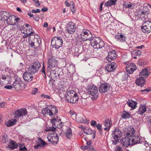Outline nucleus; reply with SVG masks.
Wrapping results in <instances>:
<instances>
[{"label":"nucleus","mask_w":151,"mask_h":151,"mask_svg":"<svg viewBox=\"0 0 151 151\" xmlns=\"http://www.w3.org/2000/svg\"><path fill=\"white\" fill-rule=\"evenodd\" d=\"M29 43L31 47L37 49L40 46L41 40L38 35H31L29 37Z\"/></svg>","instance_id":"1"},{"label":"nucleus","mask_w":151,"mask_h":151,"mask_svg":"<svg viewBox=\"0 0 151 151\" xmlns=\"http://www.w3.org/2000/svg\"><path fill=\"white\" fill-rule=\"evenodd\" d=\"M65 96L67 101L71 103H75L78 101V96L76 92L73 91H69L66 92Z\"/></svg>","instance_id":"2"},{"label":"nucleus","mask_w":151,"mask_h":151,"mask_svg":"<svg viewBox=\"0 0 151 151\" xmlns=\"http://www.w3.org/2000/svg\"><path fill=\"white\" fill-rule=\"evenodd\" d=\"M91 45L94 49H100L103 47L104 45L103 41L99 37H93L91 41Z\"/></svg>","instance_id":"3"},{"label":"nucleus","mask_w":151,"mask_h":151,"mask_svg":"<svg viewBox=\"0 0 151 151\" xmlns=\"http://www.w3.org/2000/svg\"><path fill=\"white\" fill-rule=\"evenodd\" d=\"M58 62L54 56L49 57L47 60V70L50 71L51 69L57 67Z\"/></svg>","instance_id":"4"},{"label":"nucleus","mask_w":151,"mask_h":151,"mask_svg":"<svg viewBox=\"0 0 151 151\" xmlns=\"http://www.w3.org/2000/svg\"><path fill=\"white\" fill-rule=\"evenodd\" d=\"M63 41L62 39L60 37H55L52 38L51 44L53 47L58 49L62 46Z\"/></svg>","instance_id":"5"},{"label":"nucleus","mask_w":151,"mask_h":151,"mask_svg":"<svg viewBox=\"0 0 151 151\" xmlns=\"http://www.w3.org/2000/svg\"><path fill=\"white\" fill-rule=\"evenodd\" d=\"M40 67L41 65L39 62L35 61L30 64L28 68V71L34 74L39 70Z\"/></svg>","instance_id":"6"},{"label":"nucleus","mask_w":151,"mask_h":151,"mask_svg":"<svg viewBox=\"0 0 151 151\" xmlns=\"http://www.w3.org/2000/svg\"><path fill=\"white\" fill-rule=\"evenodd\" d=\"M87 93L92 96H95L93 98L96 100L98 97L97 94L98 92L97 88L93 85H89L87 86Z\"/></svg>","instance_id":"7"},{"label":"nucleus","mask_w":151,"mask_h":151,"mask_svg":"<svg viewBox=\"0 0 151 151\" xmlns=\"http://www.w3.org/2000/svg\"><path fill=\"white\" fill-rule=\"evenodd\" d=\"M6 70L7 72L8 71L9 73V76L10 77L12 78V79L13 80H15L14 82V83L13 84V87L16 90H17V88L16 86V84H18L19 82V81L17 80L18 78V76L16 75L15 73H13V70L11 69H10L8 68H7Z\"/></svg>","instance_id":"8"},{"label":"nucleus","mask_w":151,"mask_h":151,"mask_svg":"<svg viewBox=\"0 0 151 151\" xmlns=\"http://www.w3.org/2000/svg\"><path fill=\"white\" fill-rule=\"evenodd\" d=\"M122 134L121 131L118 128H116L114 131L112 132L111 135L115 141H112L114 144L116 145L119 142V139L121 137Z\"/></svg>","instance_id":"9"},{"label":"nucleus","mask_w":151,"mask_h":151,"mask_svg":"<svg viewBox=\"0 0 151 151\" xmlns=\"http://www.w3.org/2000/svg\"><path fill=\"white\" fill-rule=\"evenodd\" d=\"M142 31L147 34L150 33L151 32V22L147 21L144 22L143 26L141 27Z\"/></svg>","instance_id":"10"},{"label":"nucleus","mask_w":151,"mask_h":151,"mask_svg":"<svg viewBox=\"0 0 151 151\" xmlns=\"http://www.w3.org/2000/svg\"><path fill=\"white\" fill-rule=\"evenodd\" d=\"M110 85L106 83H104L100 85L99 88V91L101 93H105L110 90Z\"/></svg>","instance_id":"11"},{"label":"nucleus","mask_w":151,"mask_h":151,"mask_svg":"<svg viewBox=\"0 0 151 151\" xmlns=\"http://www.w3.org/2000/svg\"><path fill=\"white\" fill-rule=\"evenodd\" d=\"M68 25L66 29L67 32L69 34H73L76 30V26L75 24L72 22H70Z\"/></svg>","instance_id":"12"},{"label":"nucleus","mask_w":151,"mask_h":151,"mask_svg":"<svg viewBox=\"0 0 151 151\" xmlns=\"http://www.w3.org/2000/svg\"><path fill=\"white\" fill-rule=\"evenodd\" d=\"M51 122L52 125H54L57 128L59 129L61 128L63 125V123L61 122L60 119L53 118L51 120Z\"/></svg>","instance_id":"13"},{"label":"nucleus","mask_w":151,"mask_h":151,"mask_svg":"<svg viewBox=\"0 0 151 151\" xmlns=\"http://www.w3.org/2000/svg\"><path fill=\"white\" fill-rule=\"evenodd\" d=\"M47 138L48 141L54 145L57 144L58 141V137L57 134L55 136L53 134L49 135Z\"/></svg>","instance_id":"14"},{"label":"nucleus","mask_w":151,"mask_h":151,"mask_svg":"<svg viewBox=\"0 0 151 151\" xmlns=\"http://www.w3.org/2000/svg\"><path fill=\"white\" fill-rule=\"evenodd\" d=\"M130 138L131 141V145L137 144L140 142V137L137 135H134L131 137Z\"/></svg>","instance_id":"15"},{"label":"nucleus","mask_w":151,"mask_h":151,"mask_svg":"<svg viewBox=\"0 0 151 151\" xmlns=\"http://www.w3.org/2000/svg\"><path fill=\"white\" fill-rule=\"evenodd\" d=\"M11 19H9L7 23L9 24L17 25L18 21L19 20V18L16 17V16L14 15L10 16Z\"/></svg>","instance_id":"16"},{"label":"nucleus","mask_w":151,"mask_h":151,"mask_svg":"<svg viewBox=\"0 0 151 151\" xmlns=\"http://www.w3.org/2000/svg\"><path fill=\"white\" fill-rule=\"evenodd\" d=\"M117 67L116 64L114 62L111 63L110 64H108L105 66V69L109 72H111L115 70Z\"/></svg>","instance_id":"17"},{"label":"nucleus","mask_w":151,"mask_h":151,"mask_svg":"<svg viewBox=\"0 0 151 151\" xmlns=\"http://www.w3.org/2000/svg\"><path fill=\"white\" fill-rule=\"evenodd\" d=\"M76 119L77 121L78 122H83L87 124L89 123L88 120L87 119L85 116L82 114H81L76 116Z\"/></svg>","instance_id":"18"},{"label":"nucleus","mask_w":151,"mask_h":151,"mask_svg":"<svg viewBox=\"0 0 151 151\" xmlns=\"http://www.w3.org/2000/svg\"><path fill=\"white\" fill-rule=\"evenodd\" d=\"M137 69L136 65L133 63H131L129 65H127L126 69L128 73H132Z\"/></svg>","instance_id":"19"},{"label":"nucleus","mask_w":151,"mask_h":151,"mask_svg":"<svg viewBox=\"0 0 151 151\" xmlns=\"http://www.w3.org/2000/svg\"><path fill=\"white\" fill-rule=\"evenodd\" d=\"M0 13L1 16V20L3 21H6L7 22H8L9 19L10 18V14H9V13L4 11H1Z\"/></svg>","instance_id":"20"},{"label":"nucleus","mask_w":151,"mask_h":151,"mask_svg":"<svg viewBox=\"0 0 151 151\" xmlns=\"http://www.w3.org/2000/svg\"><path fill=\"white\" fill-rule=\"evenodd\" d=\"M130 139L128 137H123L121 140V142L122 145L124 147H127L129 145H131L130 142Z\"/></svg>","instance_id":"21"},{"label":"nucleus","mask_w":151,"mask_h":151,"mask_svg":"<svg viewBox=\"0 0 151 151\" xmlns=\"http://www.w3.org/2000/svg\"><path fill=\"white\" fill-rule=\"evenodd\" d=\"M62 73L61 69L58 68H56L51 71L50 75L53 77L57 78Z\"/></svg>","instance_id":"22"},{"label":"nucleus","mask_w":151,"mask_h":151,"mask_svg":"<svg viewBox=\"0 0 151 151\" xmlns=\"http://www.w3.org/2000/svg\"><path fill=\"white\" fill-rule=\"evenodd\" d=\"M116 58V52L115 50H112L108 53L107 60L110 62L111 60H114Z\"/></svg>","instance_id":"23"},{"label":"nucleus","mask_w":151,"mask_h":151,"mask_svg":"<svg viewBox=\"0 0 151 151\" xmlns=\"http://www.w3.org/2000/svg\"><path fill=\"white\" fill-rule=\"evenodd\" d=\"M23 77L24 80L28 82L30 81L33 78L32 73L29 72V73L27 72H25L24 73Z\"/></svg>","instance_id":"24"},{"label":"nucleus","mask_w":151,"mask_h":151,"mask_svg":"<svg viewBox=\"0 0 151 151\" xmlns=\"http://www.w3.org/2000/svg\"><path fill=\"white\" fill-rule=\"evenodd\" d=\"M135 130L132 127H131L129 129H127L124 132V134L128 137H131L134 134Z\"/></svg>","instance_id":"25"},{"label":"nucleus","mask_w":151,"mask_h":151,"mask_svg":"<svg viewBox=\"0 0 151 151\" xmlns=\"http://www.w3.org/2000/svg\"><path fill=\"white\" fill-rule=\"evenodd\" d=\"M149 68L147 67L142 70L140 73L139 76L141 77H142L144 78H147L149 75L150 73Z\"/></svg>","instance_id":"26"},{"label":"nucleus","mask_w":151,"mask_h":151,"mask_svg":"<svg viewBox=\"0 0 151 151\" xmlns=\"http://www.w3.org/2000/svg\"><path fill=\"white\" fill-rule=\"evenodd\" d=\"M145 82V78L140 76L139 78H137L136 81L137 84L141 87H142L144 86Z\"/></svg>","instance_id":"27"},{"label":"nucleus","mask_w":151,"mask_h":151,"mask_svg":"<svg viewBox=\"0 0 151 151\" xmlns=\"http://www.w3.org/2000/svg\"><path fill=\"white\" fill-rule=\"evenodd\" d=\"M32 27L31 26H29V28L28 29H26L25 30V32L27 35H24L23 36V39H25L27 38L28 36L31 35H34L33 34H34V32H32Z\"/></svg>","instance_id":"28"},{"label":"nucleus","mask_w":151,"mask_h":151,"mask_svg":"<svg viewBox=\"0 0 151 151\" xmlns=\"http://www.w3.org/2000/svg\"><path fill=\"white\" fill-rule=\"evenodd\" d=\"M146 111V106L143 105L139 106L138 110L137 111L138 114L142 115Z\"/></svg>","instance_id":"29"},{"label":"nucleus","mask_w":151,"mask_h":151,"mask_svg":"<svg viewBox=\"0 0 151 151\" xmlns=\"http://www.w3.org/2000/svg\"><path fill=\"white\" fill-rule=\"evenodd\" d=\"M10 141L8 145V147L10 150H14L17 148L18 146L16 142L12 139H10Z\"/></svg>","instance_id":"30"},{"label":"nucleus","mask_w":151,"mask_h":151,"mask_svg":"<svg viewBox=\"0 0 151 151\" xmlns=\"http://www.w3.org/2000/svg\"><path fill=\"white\" fill-rule=\"evenodd\" d=\"M127 103L129 106L132 109H135L137 106V102L132 100H129L127 102Z\"/></svg>","instance_id":"31"},{"label":"nucleus","mask_w":151,"mask_h":151,"mask_svg":"<svg viewBox=\"0 0 151 151\" xmlns=\"http://www.w3.org/2000/svg\"><path fill=\"white\" fill-rule=\"evenodd\" d=\"M17 121L16 119H11L9 120L8 122H7L6 124L7 127L12 126L16 124Z\"/></svg>","instance_id":"32"},{"label":"nucleus","mask_w":151,"mask_h":151,"mask_svg":"<svg viewBox=\"0 0 151 151\" xmlns=\"http://www.w3.org/2000/svg\"><path fill=\"white\" fill-rule=\"evenodd\" d=\"M50 111L51 113L49 114L50 116H53L54 114L55 116L58 112L57 109L55 106H52Z\"/></svg>","instance_id":"33"},{"label":"nucleus","mask_w":151,"mask_h":151,"mask_svg":"<svg viewBox=\"0 0 151 151\" xmlns=\"http://www.w3.org/2000/svg\"><path fill=\"white\" fill-rule=\"evenodd\" d=\"M27 112V109L25 108H22L19 109V118L21 116H25Z\"/></svg>","instance_id":"34"},{"label":"nucleus","mask_w":151,"mask_h":151,"mask_svg":"<svg viewBox=\"0 0 151 151\" xmlns=\"http://www.w3.org/2000/svg\"><path fill=\"white\" fill-rule=\"evenodd\" d=\"M104 124L106 127L110 128L112 123L111 120H110L109 119H106L104 122Z\"/></svg>","instance_id":"35"},{"label":"nucleus","mask_w":151,"mask_h":151,"mask_svg":"<svg viewBox=\"0 0 151 151\" xmlns=\"http://www.w3.org/2000/svg\"><path fill=\"white\" fill-rule=\"evenodd\" d=\"M81 33H79L80 35H89L90 37H91V36H92V35L91 33V32L88 30L84 29L83 30V32H81Z\"/></svg>","instance_id":"36"},{"label":"nucleus","mask_w":151,"mask_h":151,"mask_svg":"<svg viewBox=\"0 0 151 151\" xmlns=\"http://www.w3.org/2000/svg\"><path fill=\"white\" fill-rule=\"evenodd\" d=\"M117 0H109L105 3V5L107 6L114 5L116 4Z\"/></svg>","instance_id":"37"},{"label":"nucleus","mask_w":151,"mask_h":151,"mask_svg":"<svg viewBox=\"0 0 151 151\" xmlns=\"http://www.w3.org/2000/svg\"><path fill=\"white\" fill-rule=\"evenodd\" d=\"M66 135L68 138H70L72 136V131L70 127H68L67 129L66 132Z\"/></svg>","instance_id":"38"},{"label":"nucleus","mask_w":151,"mask_h":151,"mask_svg":"<svg viewBox=\"0 0 151 151\" xmlns=\"http://www.w3.org/2000/svg\"><path fill=\"white\" fill-rule=\"evenodd\" d=\"M122 117L124 119L129 118L130 117L129 113L126 111H124L121 114Z\"/></svg>","instance_id":"39"},{"label":"nucleus","mask_w":151,"mask_h":151,"mask_svg":"<svg viewBox=\"0 0 151 151\" xmlns=\"http://www.w3.org/2000/svg\"><path fill=\"white\" fill-rule=\"evenodd\" d=\"M75 40L76 45H81V44L83 43V41L82 38L81 37V38L78 36L76 37Z\"/></svg>","instance_id":"40"},{"label":"nucleus","mask_w":151,"mask_h":151,"mask_svg":"<svg viewBox=\"0 0 151 151\" xmlns=\"http://www.w3.org/2000/svg\"><path fill=\"white\" fill-rule=\"evenodd\" d=\"M36 142H37V144H40L41 146H43L47 145L46 143L41 138H39L38 141H36Z\"/></svg>","instance_id":"41"},{"label":"nucleus","mask_w":151,"mask_h":151,"mask_svg":"<svg viewBox=\"0 0 151 151\" xmlns=\"http://www.w3.org/2000/svg\"><path fill=\"white\" fill-rule=\"evenodd\" d=\"M81 37L83 39V41H85L88 40H91V38L92 37V36H91V37H90L89 35H81Z\"/></svg>","instance_id":"42"},{"label":"nucleus","mask_w":151,"mask_h":151,"mask_svg":"<svg viewBox=\"0 0 151 151\" xmlns=\"http://www.w3.org/2000/svg\"><path fill=\"white\" fill-rule=\"evenodd\" d=\"M129 75L125 72H123L122 73L121 75V78L123 81H125L128 79Z\"/></svg>","instance_id":"43"},{"label":"nucleus","mask_w":151,"mask_h":151,"mask_svg":"<svg viewBox=\"0 0 151 151\" xmlns=\"http://www.w3.org/2000/svg\"><path fill=\"white\" fill-rule=\"evenodd\" d=\"M84 132L88 135L91 134L93 133L92 130L89 128L85 129L84 130Z\"/></svg>","instance_id":"44"},{"label":"nucleus","mask_w":151,"mask_h":151,"mask_svg":"<svg viewBox=\"0 0 151 151\" xmlns=\"http://www.w3.org/2000/svg\"><path fill=\"white\" fill-rule=\"evenodd\" d=\"M147 63V61H144V60H139L138 61V63L139 65L141 66H144Z\"/></svg>","instance_id":"45"},{"label":"nucleus","mask_w":151,"mask_h":151,"mask_svg":"<svg viewBox=\"0 0 151 151\" xmlns=\"http://www.w3.org/2000/svg\"><path fill=\"white\" fill-rule=\"evenodd\" d=\"M26 86V85L23 83L22 81L19 80V89H23Z\"/></svg>","instance_id":"46"},{"label":"nucleus","mask_w":151,"mask_h":151,"mask_svg":"<svg viewBox=\"0 0 151 151\" xmlns=\"http://www.w3.org/2000/svg\"><path fill=\"white\" fill-rule=\"evenodd\" d=\"M25 29V27H24V26L23 25L21 26V27H20V29H19V30L21 31V32L22 33V36L23 37V36L24 35H27L26 32H25V29Z\"/></svg>","instance_id":"47"},{"label":"nucleus","mask_w":151,"mask_h":151,"mask_svg":"<svg viewBox=\"0 0 151 151\" xmlns=\"http://www.w3.org/2000/svg\"><path fill=\"white\" fill-rule=\"evenodd\" d=\"M117 38L121 42H123L125 40L126 37L123 35H120L117 36Z\"/></svg>","instance_id":"48"},{"label":"nucleus","mask_w":151,"mask_h":151,"mask_svg":"<svg viewBox=\"0 0 151 151\" xmlns=\"http://www.w3.org/2000/svg\"><path fill=\"white\" fill-rule=\"evenodd\" d=\"M135 5L134 4H132L130 2L128 3V4L126 6L125 5V7L126 8H131V9H133Z\"/></svg>","instance_id":"49"},{"label":"nucleus","mask_w":151,"mask_h":151,"mask_svg":"<svg viewBox=\"0 0 151 151\" xmlns=\"http://www.w3.org/2000/svg\"><path fill=\"white\" fill-rule=\"evenodd\" d=\"M14 118L18 119L19 118V109L16 110L13 114Z\"/></svg>","instance_id":"50"},{"label":"nucleus","mask_w":151,"mask_h":151,"mask_svg":"<svg viewBox=\"0 0 151 151\" xmlns=\"http://www.w3.org/2000/svg\"><path fill=\"white\" fill-rule=\"evenodd\" d=\"M56 128L54 127L53 126L50 127L49 128H47L46 129L45 131L47 132H49L50 131H55Z\"/></svg>","instance_id":"51"},{"label":"nucleus","mask_w":151,"mask_h":151,"mask_svg":"<svg viewBox=\"0 0 151 151\" xmlns=\"http://www.w3.org/2000/svg\"><path fill=\"white\" fill-rule=\"evenodd\" d=\"M96 128L99 131V132L101 133L102 131V126L100 124H98L96 125Z\"/></svg>","instance_id":"52"},{"label":"nucleus","mask_w":151,"mask_h":151,"mask_svg":"<svg viewBox=\"0 0 151 151\" xmlns=\"http://www.w3.org/2000/svg\"><path fill=\"white\" fill-rule=\"evenodd\" d=\"M90 124L93 127H95L96 124V121L93 120L91 121Z\"/></svg>","instance_id":"53"},{"label":"nucleus","mask_w":151,"mask_h":151,"mask_svg":"<svg viewBox=\"0 0 151 151\" xmlns=\"http://www.w3.org/2000/svg\"><path fill=\"white\" fill-rule=\"evenodd\" d=\"M41 97L44 99H50L51 98L50 96L47 95H45L44 94H42Z\"/></svg>","instance_id":"54"},{"label":"nucleus","mask_w":151,"mask_h":151,"mask_svg":"<svg viewBox=\"0 0 151 151\" xmlns=\"http://www.w3.org/2000/svg\"><path fill=\"white\" fill-rule=\"evenodd\" d=\"M19 146V151H28L25 146H24L23 147H20Z\"/></svg>","instance_id":"55"},{"label":"nucleus","mask_w":151,"mask_h":151,"mask_svg":"<svg viewBox=\"0 0 151 151\" xmlns=\"http://www.w3.org/2000/svg\"><path fill=\"white\" fill-rule=\"evenodd\" d=\"M32 12L33 13H40V10L39 9H37L36 10H35V9H32Z\"/></svg>","instance_id":"56"},{"label":"nucleus","mask_w":151,"mask_h":151,"mask_svg":"<svg viewBox=\"0 0 151 151\" xmlns=\"http://www.w3.org/2000/svg\"><path fill=\"white\" fill-rule=\"evenodd\" d=\"M12 86L11 85H9L7 86H4V88H5L8 89H11L12 88Z\"/></svg>","instance_id":"57"},{"label":"nucleus","mask_w":151,"mask_h":151,"mask_svg":"<svg viewBox=\"0 0 151 151\" xmlns=\"http://www.w3.org/2000/svg\"><path fill=\"white\" fill-rule=\"evenodd\" d=\"M81 148L83 150H86L88 149H89L88 146H81Z\"/></svg>","instance_id":"58"},{"label":"nucleus","mask_w":151,"mask_h":151,"mask_svg":"<svg viewBox=\"0 0 151 151\" xmlns=\"http://www.w3.org/2000/svg\"><path fill=\"white\" fill-rule=\"evenodd\" d=\"M45 109H46L45 111L46 114H48L49 115L50 114V110L48 109L47 108H45Z\"/></svg>","instance_id":"59"},{"label":"nucleus","mask_w":151,"mask_h":151,"mask_svg":"<svg viewBox=\"0 0 151 151\" xmlns=\"http://www.w3.org/2000/svg\"><path fill=\"white\" fill-rule=\"evenodd\" d=\"M42 73H44L45 75V67L44 65V63H43V66L42 67Z\"/></svg>","instance_id":"60"},{"label":"nucleus","mask_w":151,"mask_h":151,"mask_svg":"<svg viewBox=\"0 0 151 151\" xmlns=\"http://www.w3.org/2000/svg\"><path fill=\"white\" fill-rule=\"evenodd\" d=\"M37 145H35L34 147V148L35 149H37L38 148H40L41 147V146L40 144H37Z\"/></svg>","instance_id":"61"},{"label":"nucleus","mask_w":151,"mask_h":151,"mask_svg":"<svg viewBox=\"0 0 151 151\" xmlns=\"http://www.w3.org/2000/svg\"><path fill=\"white\" fill-rule=\"evenodd\" d=\"M122 148L119 146H117L115 150V151H122Z\"/></svg>","instance_id":"62"},{"label":"nucleus","mask_w":151,"mask_h":151,"mask_svg":"<svg viewBox=\"0 0 151 151\" xmlns=\"http://www.w3.org/2000/svg\"><path fill=\"white\" fill-rule=\"evenodd\" d=\"M33 19L36 21H38L39 20V17L36 15H34L33 17Z\"/></svg>","instance_id":"63"},{"label":"nucleus","mask_w":151,"mask_h":151,"mask_svg":"<svg viewBox=\"0 0 151 151\" xmlns=\"http://www.w3.org/2000/svg\"><path fill=\"white\" fill-rule=\"evenodd\" d=\"M70 9L73 12L74 11H75V9H74V7L73 6V5H70Z\"/></svg>","instance_id":"64"}]
</instances>
